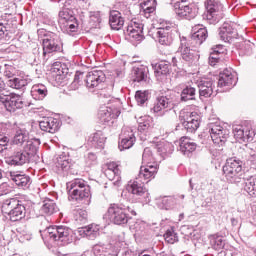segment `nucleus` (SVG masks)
I'll use <instances>...</instances> for the list:
<instances>
[{"instance_id": "f257e3e1", "label": "nucleus", "mask_w": 256, "mask_h": 256, "mask_svg": "<svg viewBox=\"0 0 256 256\" xmlns=\"http://www.w3.org/2000/svg\"><path fill=\"white\" fill-rule=\"evenodd\" d=\"M159 171V164L157 162L148 163L140 167V171L135 180H130L127 184L128 193L136 195L137 197H143L147 193L145 188V181L149 183L151 179H155L157 172Z\"/></svg>"}, {"instance_id": "f03ea898", "label": "nucleus", "mask_w": 256, "mask_h": 256, "mask_svg": "<svg viewBox=\"0 0 256 256\" xmlns=\"http://www.w3.org/2000/svg\"><path fill=\"white\" fill-rule=\"evenodd\" d=\"M2 213L6 216V219L13 223L25 219L26 210L25 206L21 203V200L17 198H9L2 204Z\"/></svg>"}, {"instance_id": "7ed1b4c3", "label": "nucleus", "mask_w": 256, "mask_h": 256, "mask_svg": "<svg viewBox=\"0 0 256 256\" xmlns=\"http://www.w3.org/2000/svg\"><path fill=\"white\" fill-rule=\"evenodd\" d=\"M69 199L81 202L91 197V187L81 178H76L66 184Z\"/></svg>"}, {"instance_id": "20e7f679", "label": "nucleus", "mask_w": 256, "mask_h": 256, "mask_svg": "<svg viewBox=\"0 0 256 256\" xmlns=\"http://www.w3.org/2000/svg\"><path fill=\"white\" fill-rule=\"evenodd\" d=\"M44 237L58 245H69L73 243V230L67 226H50L44 230Z\"/></svg>"}, {"instance_id": "39448f33", "label": "nucleus", "mask_w": 256, "mask_h": 256, "mask_svg": "<svg viewBox=\"0 0 256 256\" xmlns=\"http://www.w3.org/2000/svg\"><path fill=\"white\" fill-rule=\"evenodd\" d=\"M223 174L228 183H241L243 181V161L238 158H229L223 166Z\"/></svg>"}, {"instance_id": "423d86ee", "label": "nucleus", "mask_w": 256, "mask_h": 256, "mask_svg": "<svg viewBox=\"0 0 256 256\" xmlns=\"http://www.w3.org/2000/svg\"><path fill=\"white\" fill-rule=\"evenodd\" d=\"M37 146L33 144V142H28L27 145H24V148L20 150H14L13 155H11L7 163L8 165L21 166L29 163L31 161V157L37 153Z\"/></svg>"}, {"instance_id": "0eeeda50", "label": "nucleus", "mask_w": 256, "mask_h": 256, "mask_svg": "<svg viewBox=\"0 0 256 256\" xmlns=\"http://www.w3.org/2000/svg\"><path fill=\"white\" fill-rule=\"evenodd\" d=\"M185 3H187V0H170L169 2L170 5H173L174 11L178 17L191 21V19H195L199 14V7L193 3Z\"/></svg>"}, {"instance_id": "6e6552de", "label": "nucleus", "mask_w": 256, "mask_h": 256, "mask_svg": "<svg viewBox=\"0 0 256 256\" xmlns=\"http://www.w3.org/2000/svg\"><path fill=\"white\" fill-rule=\"evenodd\" d=\"M179 119L187 133H195L201 125V115L196 111L181 110Z\"/></svg>"}, {"instance_id": "1a4fd4ad", "label": "nucleus", "mask_w": 256, "mask_h": 256, "mask_svg": "<svg viewBox=\"0 0 256 256\" xmlns=\"http://www.w3.org/2000/svg\"><path fill=\"white\" fill-rule=\"evenodd\" d=\"M128 211L129 207L125 208L123 206L113 204L108 208L106 217L111 221V223H114V225H125V223L129 221V214H127Z\"/></svg>"}, {"instance_id": "9d476101", "label": "nucleus", "mask_w": 256, "mask_h": 256, "mask_svg": "<svg viewBox=\"0 0 256 256\" xmlns=\"http://www.w3.org/2000/svg\"><path fill=\"white\" fill-rule=\"evenodd\" d=\"M206 19L210 25L219 23L223 17V4L218 0H207L205 2Z\"/></svg>"}, {"instance_id": "9b49d317", "label": "nucleus", "mask_w": 256, "mask_h": 256, "mask_svg": "<svg viewBox=\"0 0 256 256\" xmlns=\"http://www.w3.org/2000/svg\"><path fill=\"white\" fill-rule=\"evenodd\" d=\"M43 56L51 53H61L63 51V42L59 35L52 33L47 35L42 41Z\"/></svg>"}, {"instance_id": "f8f14e48", "label": "nucleus", "mask_w": 256, "mask_h": 256, "mask_svg": "<svg viewBox=\"0 0 256 256\" xmlns=\"http://www.w3.org/2000/svg\"><path fill=\"white\" fill-rule=\"evenodd\" d=\"M0 103H2L9 113H15L17 109H23L25 102L19 94L11 93L10 95H0Z\"/></svg>"}, {"instance_id": "ddd939ff", "label": "nucleus", "mask_w": 256, "mask_h": 256, "mask_svg": "<svg viewBox=\"0 0 256 256\" xmlns=\"http://www.w3.org/2000/svg\"><path fill=\"white\" fill-rule=\"evenodd\" d=\"M233 134L237 141L241 143H251L255 138V130L251 127V124H240L233 126Z\"/></svg>"}, {"instance_id": "4468645a", "label": "nucleus", "mask_w": 256, "mask_h": 256, "mask_svg": "<svg viewBox=\"0 0 256 256\" xmlns=\"http://www.w3.org/2000/svg\"><path fill=\"white\" fill-rule=\"evenodd\" d=\"M208 129L211 139L216 145H223L229 138V130L223 128L219 122L208 124Z\"/></svg>"}, {"instance_id": "2eb2a0df", "label": "nucleus", "mask_w": 256, "mask_h": 256, "mask_svg": "<svg viewBox=\"0 0 256 256\" xmlns=\"http://www.w3.org/2000/svg\"><path fill=\"white\" fill-rule=\"evenodd\" d=\"M178 51L181 53L182 59L187 63H195V61L199 60V54H197V51L190 48L187 38L181 39Z\"/></svg>"}, {"instance_id": "dca6fc26", "label": "nucleus", "mask_w": 256, "mask_h": 256, "mask_svg": "<svg viewBox=\"0 0 256 256\" xmlns=\"http://www.w3.org/2000/svg\"><path fill=\"white\" fill-rule=\"evenodd\" d=\"M126 33L134 41H143V24L137 20H131L126 28Z\"/></svg>"}, {"instance_id": "f3484780", "label": "nucleus", "mask_w": 256, "mask_h": 256, "mask_svg": "<svg viewBox=\"0 0 256 256\" xmlns=\"http://www.w3.org/2000/svg\"><path fill=\"white\" fill-rule=\"evenodd\" d=\"M106 167L104 171L105 176L110 181H114L113 185L115 187H119L121 185V169H119V165L115 162H110L106 164Z\"/></svg>"}, {"instance_id": "a211bd4d", "label": "nucleus", "mask_w": 256, "mask_h": 256, "mask_svg": "<svg viewBox=\"0 0 256 256\" xmlns=\"http://www.w3.org/2000/svg\"><path fill=\"white\" fill-rule=\"evenodd\" d=\"M29 142L33 143V145L36 146V149H39V140H29V131L26 129H19L16 131L13 138V145L22 147L23 149Z\"/></svg>"}, {"instance_id": "6ab92c4d", "label": "nucleus", "mask_w": 256, "mask_h": 256, "mask_svg": "<svg viewBox=\"0 0 256 256\" xmlns=\"http://www.w3.org/2000/svg\"><path fill=\"white\" fill-rule=\"evenodd\" d=\"M101 83H105V73L101 70H93L86 75V86L88 89H95Z\"/></svg>"}, {"instance_id": "aec40b11", "label": "nucleus", "mask_w": 256, "mask_h": 256, "mask_svg": "<svg viewBox=\"0 0 256 256\" xmlns=\"http://www.w3.org/2000/svg\"><path fill=\"white\" fill-rule=\"evenodd\" d=\"M235 85H237V77L233 74V71L224 69L220 72L218 87H228V89H231L232 87H235Z\"/></svg>"}, {"instance_id": "412c9836", "label": "nucleus", "mask_w": 256, "mask_h": 256, "mask_svg": "<svg viewBox=\"0 0 256 256\" xmlns=\"http://www.w3.org/2000/svg\"><path fill=\"white\" fill-rule=\"evenodd\" d=\"M9 177L10 180L21 189H29V187H31V177H29V175L21 172H10Z\"/></svg>"}, {"instance_id": "4be33fe9", "label": "nucleus", "mask_w": 256, "mask_h": 256, "mask_svg": "<svg viewBox=\"0 0 256 256\" xmlns=\"http://www.w3.org/2000/svg\"><path fill=\"white\" fill-rule=\"evenodd\" d=\"M39 127L41 131H45L46 133H57L60 124L57 118L47 117L39 122Z\"/></svg>"}, {"instance_id": "5701e85b", "label": "nucleus", "mask_w": 256, "mask_h": 256, "mask_svg": "<svg viewBox=\"0 0 256 256\" xmlns=\"http://www.w3.org/2000/svg\"><path fill=\"white\" fill-rule=\"evenodd\" d=\"M237 24L233 22H224L220 28V37L222 41H229L237 35Z\"/></svg>"}, {"instance_id": "b1692460", "label": "nucleus", "mask_w": 256, "mask_h": 256, "mask_svg": "<svg viewBox=\"0 0 256 256\" xmlns=\"http://www.w3.org/2000/svg\"><path fill=\"white\" fill-rule=\"evenodd\" d=\"M197 87L199 89V95L200 97H205L206 99L208 97H211L213 95V87H215V82L211 79H204L200 80L197 83Z\"/></svg>"}, {"instance_id": "393cba45", "label": "nucleus", "mask_w": 256, "mask_h": 256, "mask_svg": "<svg viewBox=\"0 0 256 256\" xmlns=\"http://www.w3.org/2000/svg\"><path fill=\"white\" fill-rule=\"evenodd\" d=\"M179 149L183 155L190 156L197 149V144L189 137L180 138Z\"/></svg>"}, {"instance_id": "a878e982", "label": "nucleus", "mask_w": 256, "mask_h": 256, "mask_svg": "<svg viewBox=\"0 0 256 256\" xmlns=\"http://www.w3.org/2000/svg\"><path fill=\"white\" fill-rule=\"evenodd\" d=\"M207 37H209L207 28L201 25L193 27L191 40L195 41L196 45H203V42L206 41Z\"/></svg>"}, {"instance_id": "bb28decb", "label": "nucleus", "mask_w": 256, "mask_h": 256, "mask_svg": "<svg viewBox=\"0 0 256 256\" xmlns=\"http://www.w3.org/2000/svg\"><path fill=\"white\" fill-rule=\"evenodd\" d=\"M98 115L101 123H111L113 119H117V117L121 115V112H113V109H111V107H104L99 111Z\"/></svg>"}, {"instance_id": "cd10ccee", "label": "nucleus", "mask_w": 256, "mask_h": 256, "mask_svg": "<svg viewBox=\"0 0 256 256\" xmlns=\"http://www.w3.org/2000/svg\"><path fill=\"white\" fill-rule=\"evenodd\" d=\"M109 23L111 29L119 31V29H121L123 25H125V20L121 16V12L117 10H112L110 11Z\"/></svg>"}, {"instance_id": "c85d7f7f", "label": "nucleus", "mask_w": 256, "mask_h": 256, "mask_svg": "<svg viewBox=\"0 0 256 256\" xmlns=\"http://www.w3.org/2000/svg\"><path fill=\"white\" fill-rule=\"evenodd\" d=\"M100 227L97 224H90L88 226L79 228V233L83 237H88V239H95L99 237Z\"/></svg>"}, {"instance_id": "c756f323", "label": "nucleus", "mask_w": 256, "mask_h": 256, "mask_svg": "<svg viewBox=\"0 0 256 256\" xmlns=\"http://www.w3.org/2000/svg\"><path fill=\"white\" fill-rule=\"evenodd\" d=\"M147 73H149V68L147 66L134 67L132 70L133 81L136 83H141L147 81Z\"/></svg>"}, {"instance_id": "7c9ffc66", "label": "nucleus", "mask_w": 256, "mask_h": 256, "mask_svg": "<svg viewBox=\"0 0 256 256\" xmlns=\"http://www.w3.org/2000/svg\"><path fill=\"white\" fill-rule=\"evenodd\" d=\"M55 165L58 171H69V169H71V161L69 159V155L65 154V152H62V154L56 158Z\"/></svg>"}, {"instance_id": "2f4dec72", "label": "nucleus", "mask_w": 256, "mask_h": 256, "mask_svg": "<svg viewBox=\"0 0 256 256\" xmlns=\"http://www.w3.org/2000/svg\"><path fill=\"white\" fill-rule=\"evenodd\" d=\"M133 145H135V134L130 131L127 135H125V133L122 135L118 147L120 151H125V149H131Z\"/></svg>"}, {"instance_id": "473e14b6", "label": "nucleus", "mask_w": 256, "mask_h": 256, "mask_svg": "<svg viewBox=\"0 0 256 256\" xmlns=\"http://www.w3.org/2000/svg\"><path fill=\"white\" fill-rule=\"evenodd\" d=\"M75 21V17L73 15V11H71L69 8H63L59 12V20L58 23L60 27H63L65 24Z\"/></svg>"}, {"instance_id": "72a5a7b5", "label": "nucleus", "mask_w": 256, "mask_h": 256, "mask_svg": "<svg viewBox=\"0 0 256 256\" xmlns=\"http://www.w3.org/2000/svg\"><path fill=\"white\" fill-rule=\"evenodd\" d=\"M210 246L214 251H223L225 249V240L223 239V236L221 235H211L209 237Z\"/></svg>"}, {"instance_id": "f704fd0d", "label": "nucleus", "mask_w": 256, "mask_h": 256, "mask_svg": "<svg viewBox=\"0 0 256 256\" xmlns=\"http://www.w3.org/2000/svg\"><path fill=\"white\" fill-rule=\"evenodd\" d=\"M32 97H36L40 101L47 97L49 91L47 90V86L43 84H35L31 90Z\"/></svg>"}, {"instance_id": "c9c22d12", "label": "nucleus", "mask_w": 256, "mask_h": 256, "mask_svg": "<svg viewBox=\"0 0 256 256\" xmlns=\"http://www.w3.org/2000/svg\"><path fill=\"white\" fill-rule=\"evenodd\" d=\"M89 142L95 149H103L105 147V136L101 132H96L90 137Z\"/></svg>"}, {"instance_id": "e433bc0d", "label": "nucleus", "mask_w": 256, "mask_h": 256, "mask_svg": "<svg viewBox=\"0 0 256 256\" xmlns=\"http://www.w3.org/2000/svg\"><path fill=\"white\" fill-rule=\"evenodd\" d=\"M28 84L29 81L23 77H15L9 79L7 82L8 87H11L12 89H23V87H27Z\"/></svg>"}, {"instance_id": "4c0bfd02", "label": "nucleus", "mask_w": 256, "mask_h": 256, "mask_svg": "<svg viewBox=\"0 0 256 256\" xmlns=\"http://www.w3.org/2000/svg\"><path fill=\"white\" fill-rule=\"evenodd\" d=\"M196 93L197 90L195 89V87L186 86L181 92V101H195Z\"/></svg>"}, {"instance_id": "58836bf2", "label": "nucleus", "mask_w": 256, "mask_h": 256, "mask_svg": "<svg viewBox=\"0 0 256 256\" xmlns=\"http://www.w3.org/2000/svg\"><path fill=\"white\" fill-rule=\"evenodd\" d=\"M244 190L250 197H256V176H251L246 180Z\"/></svg>"}, {"instance_id": "ea45409f", "label": "nucleus", "mask_w": 256, "mask_h": 256, "mask_svg": "<svg viewBox=\"0 0 256 256\" xmlns=\"http://www.w3.org/2000/svg\"><path fill=\"white\" fill-rule=\"evenodd\" d=\"M41 211L42 213H45V215H53V213H57L59 209L57 208L55 201L49 199L44 201Z\"/></svg>"}, {"instance_id": "a19ab883", "label": "nucleus", "mask_w": 256, "mask_h": 256, "mask_svg": "<svg viewBox=\"0 0 256 256\" xmlns=\"http://www.w3.org/2000/svg\"><path fill=\"white\" fill-rule=\"evenodd\" d=\"M163 237L166 243H169L170 245H173L174 243H177V241H179V236H177V233H175V230L173 228L168 229Z\"/></svg>"}, {"instance_id": "79ce46f5", "label": "nucleus", "mask_w": 256, "mask_h": 256, "mask_svg": "<svg viewBox=\"0 0 256 256\" xmlns=\"http://www.w3.org/2000/svg\"><path fill=\"white\" fill-rule=\"evenodd\" d=\"M77 27H79V24H77V19L74 18L73 21H70L61 26V29L65 33H68V35H71V33H75V31H77Z\"/></svg>"}, {"instance_id": "37998d69", "label": "nucleus", "mask_w": 256, "mask_h": 256, "mask_svg": "<svg viewBox=\"0 0 256 256\" xmlns=\"http://www.w3.org/2000/svg\"><path fill=\"white\" fill-rule=\"evenodd\" d=\"M9 145V138L5 136V129H3V124H0V153H3Z\"/></svg>"}, {"instance_id": "c03bdc74", "label": "nucleus", "mask_w": 256, "mask_h": 256, "mask_svg": "<svg viewBox=\"0 0 256 256\" xmlns=\"http://www.w3.org/2000/svg\"><path fill=\"white\" fill-rule=\"evenodd\" d=\"M11 31V23L9 21H0V39L7 37Z\"/></svg>"}, {"instance_id": "a18cd8bd", "label": "nucleus", "mask_w": 256, "mask_h": 256, "mask_svg": "<svg viewBox=\"0 0 256 256\" xmlns=\"http://www.w3.org/2000/svg\"><path fill=\"white\" fill-rule=\"evenodd\" d=\"M87 211L84 209H77L74 212V219L78 221V223H86L87 222Z\"/></svg>"}, {"instance_id": "49530a36", "label": "nucleus", "mask_w": 256, "mask_h": 256, "mask_svg": "<svg viewBox=\"0 0 256 256\" xmlns=\"http://www.w3.org/2000/svg\"><path fill=\"white\" fill-rule=\"evenodd\" d=\"M152 69L157 81L161 79V62L159 60H152L151 62Z\"/></svg>"}, {"instance_id": "de8ad7c7", "label": "nucleus", "mask_w": 256, "mask_h": 256, "mask_svg": "<svg viewBox=\"0 0 256 256\" xmlns=\"http://www.w3.org/2000/svg\"><path fill=\"white\" fill-rule=\"evenodd\" d=\"M162 205L163 209H166V211H168V209H171L175 205V198L171 196L162 197Z\"/></svg>"}, {"instance_id": "09e8293b", "label": "nucleus", "mask_w": 256, "mask_h": 256, "mask_svg": "<svg viewBox=\"0 0 256 256\" xmlns=\"http://www.w3.org/2000/svg\"><path fill=\"white\" fill-rule=\"evenodd\" d=\"M149 163H153V156L151 155V150L146 148L142 154V165H149Z\"/></svg>"}, {"instance_id": "8fccbe9b", "label": "nucleus", "mask_w": 256, "mask_h": 256, "mask_svg": "<svg viewBox=\"0 0 256 256\" xmlns=\"http://www.w3.org/2000/svg\"><path fill=\"white\" fill-rule=\"evenodd\" d=\"M175 148L173 147V144L169 141L162 142V154L167 157V155H171Z\"/></svg>"}, {"instance_id": "3c124183", "label": "nucleus", "mask_w": 256, "mask_h": 256, "mask_svg": "<svg viewBox=\"0 0 256 256\" xmlns=\"http://www.w3.org/2000/svg\"><path fill=\"white\" fill-rule=\"evenodd\" d=\"M162 45H171L173 43V36L171 32H161Z\"/></svg>"}, {"instance_id": "603ef678", "label": "nucleus", "mask_w": 256, "mask_h": 256, "mask_svg": "<svg viewBox=\"0 0 256 256\" xmlns=\"http://www.w3.org/2000/svg\"><path fill=\"white\" fill-rule=\"evenodd\" d=\"M143 1V5L146 7V11L148 13H153L155 11V7H157V1L156 0H140Z\"/></svg>"}, {"instance_id": "864d4df0", "label": "nucleus", "mask_w": 256, "mask_h": 256, "mask_svg": "<svg viewBox=\"0 0 256 256\" xmlns=\"http://www.w3.org/2000/svg\"><path fill=\"white\" fill-rule=\"evenodd\" d=\"M135 99L139 105L145 104V101H147V92L137 91L135 94Z\"/></svg>"}, {"instance_id": "5fc2aeb1", "label": "nucleus", "mask_w": 256, "mask_h": 256, "mask_svg": "<svg viewBox=\"0 0 256 256\" xmlns=\"http://www.w3.org/2000/svg\"><path fill=\"white\" fill-rule=\"evenodd\" d=\"M253 47H255V44L251 43V41H245L242 48L243 54L251 55L253 53Z\"/></svg>"}, {"instance_id": "6e6d98bb", "label": "nucleus", "mask_w": 256, "mask_h": 256, "mask_svg": "<svg viewBox=\"0 0 256 256\" xmlns=\"http://www.w3.org/2000/svg\"><path fill=\"white\" fill-rule=\"evenodd\" d=\"M161 107L166 109V111H171V109H173V101L167 97L162 96Z\"/></svg>"}, {"instance_id": "4d7b16f0", "label": "nucleus", "mask_w": 256, "mask_h": 256, "mask_svg": "<svg viewBox=\"0 0 256 256\" xmlns=\"http://www.w3.org/2000/svg\"><path fill=\"white\" fill-rule=\"evenodd\" d=\"M221 61V56H219V54L217 53H210L209 56V65H211V67H215V65H217V63H219Z\"/></svg>"}, {"instance_id": "13d9d810", "label": "nucleus", "mask_w": 256, "mask_h": 256, "mask_svg": "<svg viewBox=\"0 0 256 256\" xmlns=\"http://www.w3.org/2000/svg\"><path fill=\"white\" fill-rule=\"evenodd\" d=\"M152 111L153 113H157L158 115L159 113H161V96L159 94L156 95Z\"/></svg>"}, {"instance_id": "bf43d9fd", "label": "nucleus", "mask_w": 256, "mask_h": 256, "mask_svg": "<svg viewBox=\"0 0 256 256\" xmlns=\"http://www.w3.org/2000/svg\"><path fill=\"white\" fill-rule=\"evenodd\" d=\"M114 73L118 77H124V75H125V62H120L118 67L115 68Z\"/></svg>"}, {"instance_id": "052dcab7", "label": "nucleus", "mask_w": 256, "mask_h": 256, "mask_svg": "<svg viewBox=\"0 0 256 256\" xmlns=\"http://www.w3.org/2000/svg\"><path fill=\"white\" fill-rule=\"evenodd\" d=\"M162 63L161 75H169V71H171V62H169V60H162Z\"/></svg>"}, {"instance_id": "680f3d73", "label": "nucleus", "mask_w": 256, "mask_h": 256, "mask_svg": "<svg viewBox=\"0 0 256 256\" xmlns=\"http://www.w3.org/2000/svg\"><path fill=\"white\" fill-rule=\"evenodd\" d=\"M173 27V24L171 22L162 21L161 22V31L162 33H171V28Z\"/></svg>"}, {"instance_id": "e2e57ef3", "label": "nucleus", "mask_w": 256, "mask_h": 256, "mask_svg": "<svg viewBox=\"0 0 256 256\" xmlns=\"http://www.w3.org/2000/svg\"><path fill=\"white\" fill-rule=\"evenodd\" d=\"M7 193H9V184L4 182L0 185V197L3 195H7Z\"/></svg>"}, {"instance_id": "0e129e2a", "label": "nucleus", "mask_w": 256, "mask_h": 256, "mask_svg": "<svg viewBox=\"0 0 256 256\" xmlns=\"http://www.w3.org/2000/svg\"><path fill=\"white\" fill-rule=\"evenodd\" d=\"M225 51V47L223 45H216L212 48V53H216L221 56V54Z\"/></svg>"}, {"instance_id": "69168bd1", "label": "nucleus", "mask_w": 256, "mask_h": 256, "mask_svg": "<svg viewBox=\"0 0 256 256\" xmlns=\"http://www.w3.org/2000/svg\"><path fill=\"white\" fill-rule=\"evenodd\" d=\"M86 160L88 163H93V161H97V156L94 153H88Z\"/></svg>"}, {"instance_id": "338daca9", "label": "nucleus", "mask_w": 256, "mask_h": 256, "mask_svg": "<svg viewBox=\"0 0 256 256\" xmlns=\"http://www.w3.org/2000/svg\"><path fill=\"white\" fill-rule=\"evenodd\" d=\"M70 89H72L73 91L79 89V82L73 81V82L70 84Z\"/></svg>"}, {"instance_id": "774afa93", "label": "nucleus", "mask_w": 256, "mask_h": 256, "mask_svg": "<svg viewBox=\"0 0 256 256\" xmlns=\"http://www.w3.org/2000/svg\"><path fill=\"white\" fill-rule=\"evenodd\" d=\"M147 127H149V123H145V122L142 123V122H140L138 129H140V131H145V129H147Z\"/></svg>"}]
</instances>
